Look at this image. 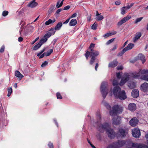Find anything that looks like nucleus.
<instances>
[{"label":"nucleus","mask_w":148,"mask_h":148,"mask_svg":"<svg viewBox=\"0 0 148 148\" xmlns=\"http://www.w3.org/2000/svg\"><path fill=\"white\" fill-rule=\"evenodd\" d=\"M113 92L116 98H119L121 100H124L127 98L125 91H121V88L118 86H116L114 88Z\"/></svg>","instance_id":"f257e3e1"},{"label":"nucleus","mask_w":148,"mask_h":148,"mask_svg":"<svg viewBox=\"0 0 148 148\" xmlns=\"http://www.w3.org/2000/svg\"><path fill=\"white\" fill-rule=\"evenodd\" d=\"M140 76L142 79L148 81V70H140L139 72L133 74V77H134Z\"/></svg>","instance_id":"f03ea898"},{"label":"nucleus","mask_w":148,"mask_h":148,"mask_svg":"<svg viewBox=\"0 0 148 148\" xmlns=\"http://www.w3.org/2000/svg\"><path fill=\"white\" fill-rule=\"evenodd\" d=\"M125 144V142L123 140H119L116 142H114L109 145L107 148H119Z\"/></svg>","instance_id":"7ed1b4c3"},{"label":"nucleus","mask_w":148,"mask_h":148,"mask_svg":"<svg viewBox=\"0 0 148 148\" xmlns=\"http://www.w3.org/2000/svg\"><path fill=\"white\" fill-rule=\"evenodd\" d=\"M123 111V108L118 105H116L112 108V110L110 111V115L112 116H114L117 113H121Z\"/></svg>","instance_id":"20e7f679"},{"label":"nucleus","mask_w":148,"mask_h":148,"mask_svg":"<svg viewBox=\"0 0 148 148\" xmlns=\"http://www.w3.org/2000/svg\"><path fill=\"white\" fill-rule=\"evenodd\" d=\"M107 86V83L106 82H103L101 84L100 87L101 92L104 99L106 98L108 93V89Z\"/></svg>","instance_id":"39448f33"},{"label":"nucleus","mask_w":148,"mask_h":148,"mask_svg":"<svg viewBox=\"0 0 148 148\" xmlns=\"http://www.w3.org/2000/svg\"><path fill=\"white\" fill-rule=\"evenodd\" d=\"M110 128V125L108 123H106L103 124H101L98 128L99 130L101 132H103L102 130H105L106 131Z\"/></svg>","instance_id":"423d86ee"},{"label":"nucleus","mask_w":148,"mask_h":148,"mask_svg":"<svg viewBox=\"0 0 148 148\" xmlns=\"http://www.w3.org/2000/svg\"><path fill=\"white\" fill-rule=\"evenodd\" d=\"M130 79V75L127 73L125 74L124 76L121 79L119 83L120 86L123 85L126 82L128 81Z\"/></svg>","instance_id":"0eeeda50"},{"label":"nucleus","mask_w":148,"mask_h":148,"mask_svg":"<svg viewBox=\"0 0 148 148\" xmlns=\"http://www.w3.org/2000/svg\"><path fill=\"white\" fill-rule=\"evenodd\" d=\"M131 18V16H130L128 15H127L119 21L117 23V25L119 26L125 23Z\"/></svg>","instance_id":"6e6552de"},{"label":"nucleus","mask_w":148,"mask_h":148,"mask_svg":"<svg viewBox=\"0 0 148 148\" xmlns=\"http://www.w3.org/2000/svg\"><path fill=\"white\" fill-rule=\"evenodd\" d=\"M132 146L133 147L135 148H148V146L146 145L136 143H132Z\"/></svg>","instance_id":"1a4fd4ad"},{"label":"nucleus","mask_w":148,"mask_h":148,"mask_svg":"<svg viewBox=\"0 0 148 148\" xmlns=\"http://www.w3.org/2000/svg\"><path fill=\"white\" fill-rule=\"evenodd\" d=\"M132 135L135 138H138L140 136V130L138 129H135L132 130Z\"/></svg>","instance_id":"9d476101"},{"label":"nucleus","mask_w":148,"mask_h":148,"mask_svg":"<svg viewBox=\"0 0 148 148\" xmlns=\"http://www.w3.org/2000/svg\"><path fill=\"white\" fill-rule=\"evenodd\" d=\"M106 132L108 137L110 138H113L115 137V133L113 129L110 128Z\"/></svg>","instance_id":"9b49d317"},{"label":"nucleus","mask_w":148,"mask_h":148,"mask_svg":"<svg viewBox=\"0 0 148 148\" xmlns=\"http://www.w3.org/2000/svg\"><path fill=\"white\" fill-rule=\"evenodd\" d=\"M138 120L136 118L134 117L130 121L129 124L133 127L135 126L138 124Z\"/></svg>","instance_id":"f8f14e48"},{"label":"nucleus","mask_w":148,"mask_h":148,"mask_svg":"<svg viewBox=\"0 0 148 148\" xmlns=\"http://www.w3.org/2000/svg\"><path fill=\"white\" fill-rule=\"evenodd\" d=\"M118 133L120 136L123 137L126 136L127 133V131L125 129L121 128L119 130Z\"/></svg>","instance_id":"ddd939ff"},{"label":"nucleus","mask_w":148,"mask_h":148,"mask_svg":"<svg viewBox=\"0 0 148 148\" xmlns=\"http://www.w3.org/2000/svg\"><path fill=\"white\" fill-rule=\"evenodd\" d=\"M49 31L50 32H48L44 36L45 37V38L46 39H47V40L52 34H54L56 32V31L54 30V29L53 28L50 29Z\"/></svg>","instance_id":"4468645a"},{"label":"nucleus","mask_w":148,"mask_h":148,"mask_svg":"<svg viewBox=\"0 0 148 148\" xmlns=\"http://www.w3.org/2000/svg\"><path fill=\"white\" fill-rule=\"evenodd\" d=\"M141 90L143 91L146 92L148 90V83L145 82L140 86Z\"/></svg>","instance_id":"2eb2a0df"},{"label":"nucleus","mask_w":148,"mask_h":148,"mask_svg":"<svg viewBox=\"0 0 148 148\" xmlns=\"http://www.w3.org/2000/svg\"><path fill=\"white\" fill-rule=\"evenodd\" d=\"M128 109L131 111H134L136 110V104L133 103H131L128 106Z\"/></svg>","instance_id":"dca6fc26"},{"label":"nucleus","mask_w":148,"mask_h":148,"mask_svg":"<svg viewBox=\"0 0 148 148\" xmlns=\"http://www.w3.org/2000/svg\"><path fill=\"white\" fill-rule=\"evenodd\" d=\"M90 53V56H94L96 58L99 54V52L98 51L94 50V49H91Z\"/></svg>","instance_id":"f3484780"},{"label":"nucleus","mask_w":148,"mask_h":148,"mask_svg":"<svg viewBox=\"0 0 148 148\" xmlns=\"http://www.w3.org/2000/svg\"><path fill=\"white\" fill-rule=\"evenodd\" d=\"M118 62L116 60H115L110 63L108 64V67L114 68L118 64Z\"/></svg>","instance_id":"a211bd4d"},{"label":"nucleus","mask_w":148,"mask_h":148,"mask_svg":"<svg viewBox=\"0 0 148 148\" xmlns=\"http://www.w3.org/2000/svg\"><path fill=\"white\" fill-rule=\"evenodd\" d=\"M132 95L134 98H136L139 96V91L138 90L134 89L132 92Z\"/></svg>","instance_id":"6ab92c4d"},{"label":"nucleus","mask_w":148,"mask_h":148,"mask_svg":"<svg viewBox=\"0 0 148 148\" xmlns=\"http://www.w3.org/2000/svg\"><path fill=\"white\" fill-rule=\"evenodd\" d=\"M141 36V33L140 32H138L137 33L135 37L133 38V41L135 42L137 41L140 38Z\"/></svg>","instance_id":"aec40b11"},{"label":"nucleus","mask_w":148,"mask_h":148,"mask_svg":"<svg viewBox=\"0 0 148 148\" xmlns=\"http://www.w3.org/2000/svg\"><path fill=\"white\" fill-rule=\"evenodd\" d=\"M112 120L113 123L115 125H118L120 123V118L119 117L114 118Z\"/></svg>","instance_id":"412c9836"},{"label":"nucleus","mask_w":148,"mask_h":148,"mask_svg":"<svg viewBox=\"0 0 148 148\" xmlns=\"http://www.w3.org/2000/svg\"><path fill=\"white\" fill-rule=\"evenodd\" d=\"M35 0H34L28 4V6L33 8L35 7L38 5V3L35 1Z\"/></svg>","instance_id":"4be33fe9"},{"label":"nucleus","mask_w":148,"mask_h":148,"mask_svg":"<svg viewBox=\"0 0 148 148\" xmlns=\"http://www.w3.org/2000/svg\"><path fill=\"white\" fill-rule=\"evenodd\" d=\"M134 46V44L132 43L129 44L124 49L125 51H126L128 50L132 49Z\"/></svg>","instance_id":"5701e85b"},{"label":"nucleus","mask_w":148,"mask_h":148,"mask_svg":"<svg viewBox=\"0 0 148 148\" xmlns=\"http://www.w3.org/2000/svg\"><path fill=\"white\" fill-rule=\"evenodd\" d=\"M138 58L142 62V63L143 64L145 62V59L144 56L142 54H139L138 55Z\"/></svg>","instance_id":"b1692460"},{"label":"nucleus","mask_w":148,"mask_h":148,"mask_svg":"<svg viewBox=\"0 0 148 148\" xmlns=\"http://www.w3.org/2000/svg\"><path fill=\"white\" fill-rule=\"evenodd\" d=\"M117 32L116 31L112 32H111L106 34L103 36L105 38H106L112 35L115 34Z\"/></svg>","instance_id":"393cba45"},{"label":"nucleus","mask_w":148,"mask_h":148,"mask_svg":"<svg viewBox=\"0 0 148 148\" xmlns=\"http://www.w3.org/2000/svg\"><path fill=\"white\" fill-rule=\"evenodd\" d=\"M136 83L134 82H130L128 84V86L130 89H133L135 87Z\"/></svg>","instance_id":"a878e982"},{"label":"nucleus","mask_w":148,"mask_h":148,"mask_svg":"<svg viewBox=\"0 0 148 148\" xmlns=\"http://www.w3.org/2000/svg\"><path fill=\"white\" fill-rule=\"evenodd\" d=\"M62 25V23L61 22H59L56 25L54 28V30H57L60 29Z\"/></svg>","instance_id":"bb28decb"},{"label":"nucleus","mask_w":148,"mask_h":148,"mask_svg":"<svg viewBox=\"0 0 148 148\" xmlns=\"http://www.w3.org/2000/svg\"><path fill=\"white\" fill-rule=\"evenodd\" d=\"M77 23V21L75 19H73L70 21L69 25L70 26H73L76 25Z\"/></svg>","instance_id":"cd10ccee"},{"label":"nucleus","mask_w":148,"mask_h":148,"mask_svg":"<svg viewBox=\"0 0 148 148\" xmlns=\"http://www.w3.org/2000/svg\"><path fill=\"white\" fill-rule=\"evenodd\" d=\"M15 76L19 78H20L21 79L23 77V76L20 73L19 71H16L15 72Z\"/></svg>","instance_id":"c85d7f7f"},{"label":"nucleus","mask_w":148,"mask_h":148,"mask_svg":"<svg viewBox=\"0 0 148 148\" xmlns=\"http://www.w3.org/2000/svg\"><path fill=\"white\" fill-rule=\"evenodd\" d=\"M91 57L90 60L89 62V63L90 64H92L95 62L96 58L94 56H90Z\"/></svg>","instance_id":"c756f323"},{"label":"nucleus","mask_w":148,"mask_h":148,"mask_svg":"<svg viewBox=\"0 0 148 148\" xmlns=\"http://www.w3.org/2000/svg\"><path fill=\"white\" fill-rule=\"evenodd\" d=\"M41 45V44L39 42L33 47V50H36L39 48Z\"/></svg>","instance_id":"7c9ffc66"},{"label":"nucleus","mask_w":148,"mask_h":148,"mask_svg":"<svg viewBox=\"0 0 148 148\" xmlns=\"http://www.w3.org/2000/svg\"><path fill=\"white\" fill-rule=\"evenodd\" d=\"M53 52V49H50V50L48 51L47 52H45L44 54H45V56H50L51 54Z\"/></svg>","instance_id":"2f4dec72"},{"label":"nucleus","mask_w":148,"mask_h":148,"mask_svg":"<svg viewBox=\"0 0 148 148\" xmlns=\"http://www.w3.org/2000/svg\"><path fill=\"white\" fill-rule=\"evenodd\" d=\"M103 105L108 110H110L111 108L110 106L107 102L105 101H103Z\"/></svg>","instance_id":"473e14b6"},{"label":"nucleus","mask_w":148,"mask_h":148,"mask_svg":"<svg viewBox=\"0 0 148 148\" xmlns=\"http://www.w3.org/2000/svg\"><path fill=\"white\" fill-rule=\"evenodd\" d=\"M104 18V17L102 15H99L96 18V19L98 21H100L102 20H103Z\"/></svg>","instance_id":"72a5a7b5"},{"label":"nucleus","mask_w":148,"mask_h":148,"mask_svg":"<svg viewBox=\"0 0 148 148\" xmlns=\"http://www.w3.org/2000/svg\"><path fill=\"white\" fill-rule=\"evenodd\" d=\"M47 41V39H46L45 38V37H44L40 40L39 43L40 44H41V45H42L45 42Z\"/></svg>","instance_id":"f704fd0d"},{"label":"nucleus","mask_w":148,"mask_h":148,"mask_svg":"<svg viewBox=\"0 0 148 148\" xmlns=\"http://www.w3.org/2000/svg\"><path fill=\"white\" fill-rule=\"evenodd\" d=\"M8 94L7 96L8 97H9L11 95V94L12 92V88L10 87L8 88Z\"/></svg>","instance_id":"c9c22d12"},{"label":"nucleus","mask_w":148,"mask_h":148,"mask_svg":"<svg viewBox=\"0 0 148 148\" xmlns=\"http://www.w3.org/2000/svg\"><path fill=\"white\" fill-rule=\"evenodd\" d=\"M51 23H52V20L51 19H49L45 22V24L46 25H48Z\"/></svg>","instance_id":"e433bc0d"},{"label":"nucleus","mask_w":148,"mask_h":148,"mask_svg":"<svg viewBox=\"0 0 148 148\" xmlns=\"http://www.w3.org/2000/svg\"><path fill=\"white\" fill-rule=\"evenodd\" d=\"M90 55V51H87L85 53V56L87 60L88 59Z\"/></svg>","instance_id":"4c0bfd02"},{"label":"nucleus","mask_w":148,"mask_h":148,"mask_svg":"<svg viewBox=\"0 0 148 148\" xmlns=\"http://www.w3.org/2000/svg\"><path fill=\"white\" fill-rule=\"evenodd\" d=\"M125 50V49H123L121 52H120L118 53L117 56H121L126 52Z\"/></svg>","instance_id":"58836bf2"},{"label":"nucleus","mask_w":148,"mask_h":148,"mask_svg":"<svg viewBox=\"0 0 148 148\" xmlns=\"http://www.w3.org/2000/svg\"><path fill=\"white\" fill-rule=\"evenodd\" d=\"M143 17H141L140 18H137L136 19V21L135 22V23H137L138 22H139L140 21L142 20L143 19Z\"/></svg>","instance_id":"ea45409f"},{"label":"nucleus","mask_w":148,"mask_h":148,"mask_svg":"<svg viewBox=\"0 0 148 148\" xmlns=\"http://www.w3.org/2000/svg\"><path fill=\"white\" fill-rule=\"evenodd\" d=\"M8 12L7 11H4L2 13V15L3 16H7L8 14Z\"/></svg>","instance_id":"a19ab883"},{"label":"nucleus","mask_w":148,"mask_h":148,"mask_svg":"<svg viewBox=\"0 0 148 148\" xmlns=\"http://www.w3.org/2000/svg\"><path fill=\"white\" fill-rule=\"evenodd\" d=\"M97 27V24L96 22L92 26V29L95 30L96 29Z\"/></svg>","instance_id":"79ce46f5"},{"label":"nucleus","mask_w":148,"mask_h":148,"mask_svg":"<svg viewBox=\"0 0 148 148\" xmlns=\"http://www.w3.org/2000/svg\"><path fill=\"white\" fill-rule=\"evenodd\" d=\"M125 7H123L121 9V13L122 15H124L125 13Z\"/></svg>","instance_id":"37998d69"},{"label":"nucleus","mask_w":148,"mask_h":148,"mask_svg":"<svg viewBox=\"0 0 148 148\" xmlns=\"http://www.w3.org/2000/svg\"><path fill=\"white\" fill-rule=\"evenodd\" d=\"M114 39L115 38H113L109 40L107 42L106 44L107 45H108L110 44L111 43L114 41Z\"/></svg>","instance_id":"c03bdc74"},{"label":"nucleus","mask_w":148,"mask_h":148,"mask_svg":"<svg viewBox=\"0 0 148 148\" xmlns=\"http://www.w3.org/2000/svg\"><path fill=\"white\" fill-rule=\"evenodd\" d=\"M56 96L57 98L58 99H62V97L60 92H58L56 93Z\"/></svg>","instance_id":"a18cd8bd"},{"label":"nucleus","mask_w":148,"mask_h":148,"mask_svg":"<svg viewBox=\"0 0 148 148\" xmlns=\"http://www.w3.org/2000/svg\"><path fill=\"white\" fill-rule=\"evenodd\" d=\"M134 5V3H132L130 4V5H128L127 6H125V8H126V9H129L131 7H132Z\"/></svg>","instance_id":"49530a36"},{"label":"nucleus","mask_w":148,"mask_h":148,"mask_svg":"<svg viewBox=\"0 0 148 148\" xmlns=\"http://www.w3.org/2000/svg\"><path fill=\"white\" fill-rule=\"evenodd\" d=\"M95 44H94L91 43L89 47V49H90V51H91V49H94L93 48L95 47Z\"/></svg>","instance_id":"de8ad7c7"},{"label":"nucleus","mask_w":148,"mask_h":148,"mask_svg":"<svg viewBox=\"0 0 148 148\" xmlns=\"http://www.w3.org/2000/svg\"><path fill=\"white\" fill-rule=\"evenodd\" d=\"M48 62L47 61H45L43 62L41 65V66L42 67H43L45 66L47 64Z\"/></svg>","instance_id":"09e8293b"},{"label":"nucleus","mask_w":148,"mask_h":148,"mask_svg":"<svg viewBox=\"0 0 148 148\" xmlns=\"http://www.w3.org/2000/svg\"><path fill=\"white\" fill-rule=\"evenodd\" d=\"M5 48V47L4 45H3L1 47L0 49V52L3 53L4 52Z\"/></svg>","instance_id":"8fccbe9b"},{"label":"nucleus","mask_w":148,"mask_h":148,"mask_svg":"<svg viewBox=\"0 0 148 148\" xmlns=\"http://www.w3.org/2000/svg\"><path fill=\"white\" fill-rule=\"evenodd\" d=\"M118 84V82L117 80L114 79L113 81V85L114 86H116Z\"/></svg>","instance_id":"3c124183"},{"label":"nucleus","mask_w":148,"mask_h":148,"mask_svg":"<svg viewBox=\"0 0 148 148\" xmlns=\"http://www.w3.org/2000/svg\"><path fill=\"white\" fill-rule=\"evenodd\" d=\"M48 146L49 147V148H53V144L50 142H49V143L48 144Z\"/></svg>","instance_id":"603ef678"},{"label":"nucleus","mask_w":148,"mask_h":148,"mask_svg":"<svg viewBox=\"0 0 148 148\" xmlns=\"http://www.w3.org/2000/svg\"><path fill=\"white\" fill-rule=\"evenodd\" d=\"M87 140L88 142V143L90 144V145L93 148H96L91 143V142L88 139V138H87Z\"/></svg>","instance_id":"864d4df0"},{"label":"nucleus","mask_w":148,"mask_h":148,"mask_svg":"<svg viewBox=\"0 0 148 148\" xmlns=\"http://www.w3.org/2000/svg\"><path fill=\"white\" fill-rule=\"evenodd\" d=\"M70 8V6L69 5L66 6L64 7L63 8V10H66L69 9Z\"/></svg>","instance_id":"5fc2aeb1"},{"label":"nucleus","mask_w":148,"mask_h":148,"mask_svg":"<svg viewBox=\"0 0 148 148\" xmlns=\"http://www.w3.org/2000/svg\"><path fill=\"white\" fill-rule=\"evenodd\" d=\"M121 3V2L120 1H115V4L116 5H119Z\"/></svg>","instance_id":"6e6d98bb"},{"label":"nucleus","mask_w":148,"mask_h":148,"mask_svg":"<svg viewBox=\"0 0 148 148\" xmlns=\"http://www.w3.org/2000/svg\"><path fill=\"white\" fill-rule=\"evenodd\" d=\"M123 69V67L122 66H118L117 67V69L118 70H122Z\"/></svg>","instance_id":"4d7b16f0"},{"label":"nucleus","mask_w":148,"mask_h":148,"mask_svg":"<svg viewBox=\"0 0 148 148\" xmlns=\"http://www.w3.org/2000/svg\"><path fill=\"white\" fill-rule=\"evenodd\" d=\"M116 77L117 78L120 79L121 77V75L120 74V73H116Z\"/></svg>","instance_id":"13d9d810"},{"label":"nucleus","mask_w":148,"mask_h":148,"mask_svg":"<svg viewBox=\"0 0 148 148\" xmlns=\"http://www.w3.org/2000/svg\"><path fill=\"white\" fill-rule=\"evenodd\" d=\"M77 15L76 13H75L72 15L69 18L71 19V18L75 17Z\"/></svg>","instance_id":"bf43d9fd"},{"label":"nucleus","mask_w":148,"mask_h":148,"mask_svg":"<svg viewBox=\"0 0 148 148\" xmlns=\"http://www.w3.org/2000/svg\"><path fill=\"white\" fill-rule=\"evenodd\" d=\"M70 19V18H69L68 19H67L63 23L64 24H67L69 22V21Z\"/></svg>","instance_id":"052dcab7"},{"label":"nucleus","mask_w":148,"mask_h":148,"mask_svg":"<svg viewBox=\"0 0 148 148\" xmlns=\"http://www.w3.org/2000/svg\"><path fill=\"white\" fill-rule=\"evenodd\" d=\"M39 39V37L37 38L34 41H33L32 43V45L34 44L36 41H37Z\"/></svg>","instance_id":"680f3d73"},{"label":"nucleus","mask_w":148,"mask_h":148,"mask_svg":"<svg viewBox=\"0 0 148 148\" xmlns=\"http://www.w3.org/2000/svg\"><path fill=\"white\" fill-rule=\"evenodd\" d=\"M60 1H58L57 2V4H56V7L58 8H59L61 6H60Z\"/></svg>","instance_id":"e2e57ef3"},{"label":"nucleus","mask_w":148,"mask_h":148,"mask_svg":"<svg viewBox=\"0 0 148 148\" xmlns=\"http://www.w3.org/2000/svg\"><path fill=\"white\" fill-rule=\"evenodd\" d=\"M62 10V9H59L57 10L56 12V13L57 14H59V13Z\"/></svg>","instance_id":"0e129e2a"},{"label":"nucleus","mask_w":148,"mask_h":148,"mask_svg":"<svg viewBox=\"0 0 148 148\" xmlns=\"http://www.w3.org/2000/svg\"><path fill=\"white\" fill-rule=\"evenodd\" d=\"M23 38L21 37H19L18 38V41L19 42H22L23 40Z\"/></svg>","instance_id":"69168bd1"},{"label":"nucleus","mask_w":148,"mask_h":148,"mask_svg":"<svg viewBox=\"0 0 148 148\" xmlns=\"http://www.w3.org/2000/svg\"><path fill=\"white\" fill-rule=\"evenodd\" d=\"M29 28V29H30V30H33L34 29V27L32 25H29L28 27Z\"/></svg>","instance_id":"338daca9"},{"label":"nucleus","mask_w":148,"mask_h":148,"mask_svg":"<svg viewBox=\"0 0 148 148\" xmlns=\"http://www.w3.org/2000/svg\"><path fill=\"white\" fill-rule=\"evenodd\" d=\"M145 137L147 139V144L148 145V133L146 134L145 135Z\"/></svg>","instance_id":"774afa93"}]
</instances>
